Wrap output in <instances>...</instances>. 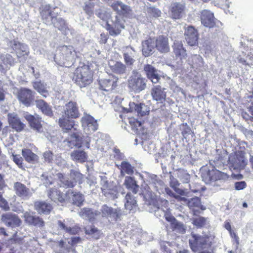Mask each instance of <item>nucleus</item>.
Masks as SVG:
<instances>
[{"label": "nucleus", "instance_id": "obj_7", "mask_svg": "<svg viewBox=\"0 0 253 253\" xmlns=\"http://www.w3.org/2000/svg\"><path fill=\"white\" fill-rule=\"evenodd\" d=\"M147 181L148 182V189L144 193V196L148 192H151L155 194V192L161 194L164 192L165 184L163 181L159 177L153 174L148 175Z\"/></svg>", "mask_w": 253, "mask_h": 253}, {"label": "nucleus", "instance_id": "obj_19", "mask_svg": "<svg viewBox=\"0 0 253 253\" xmlns=\"http://www.w3.org/2000/svg\"><path fill=\"white\" fill-rule=\"evenodd\" d=\"M201 21L204 26L210 28L214 27L218 22L214 17L213 13L207 9L201 11Z\"/></svg>", "mask_w": 253, "mask_h": 253}, {"label": "nucleus", "instance_id": "obj_21", "mask_svg": "<svg viewBox=\"0 0 253 253\" xmlns=\"http://www.w3.org/2000/svg\"><path fill=\"white\" fill-rule=\"evenodd\" d=\"M155 39L149 38L142 42V53L145 57H148L155 52Z\"/></svg>", "mask_w": 253, "mask_h": 253}, {"label": "nucleus", "instance_id": "obj_38", "mask_svg": "<svg viewBox=\"0 0 253 253\" xmlns=\"http://www.w3.org/2000/svg\"><path fill=\"white\" fill-rule=\"evenodd\" d=\"M125 199L126 200L125 204L126 209L129 211V212H134L137 208L136 201L130 193L126 195Z\"/></svg>", "mask_w": 253, "mask_h": 253}, {"label": "nucleus", "instance_id": "obj_39", "mask_svg": "<svg viewBox=\"0 0 253 253\" xmlns=\"http://www.w3.org/2000/svg\"><path fill=\"white\" fill-rule=\"evenodd\" d=\"M71 158L74 161L83 163L87 160V155L83 150H77L71 153Z\"/></svg>", "mask_w": 253, "mask_h": 253}, {"label": "nucleus", "instance_id": "obj_42", "mask_svg": "<svg viewBox=\"0 0 253 253\" xmlns=\"http://www.w3.org/2000/svg\"><path fill=\"white\" fill-rule=\"evenodd\" d=\"M57 224L59 229L71 235L76 234L80 230V228L78 227L74 226L71 227L68 226L64 222V221L63 222L61 220H58Z\"/></svg>", "mask_w": 253, "mask_h": 253}, {"label": "nucleus", "instance_id": "obj_3", "mask_svg": "<svg viewBox=\"0 0 253 253\" xmlns=\"http://www.w3.org/2000/svg\"><path fill=\"white\" fill-rule=\"evenodd\" d=\"M201 172L203 181L207 184L214 185L213 183L216 181L225 180L228 178L226 173L214 169L210 170L207 168H203L201 170Z\"/></svg>", "mask_w": 253, "mask_h": 253}, {"label": "nucleus", "instance_id": "obj_61", "mask_svg": "<svg viewBox=\"0 0 253 253\" xmlns=\"http://www.w3.org/2000/svg\"><path fill=\"white\" fill-rule=\"evenodd\" d=\"M180 130H181L182 134L183 136L189 135L190 134L191 129L187 123H183L180 126Z\"/></svg>", "mask_w": 253, "mask_h": 253}, {"label": "nucleus", "instance_id": "obj_30", "mask_svg": "<svg viewBox=\"0 0 253 253\" xmlns=\"http://www.w3.org/2000/svg\"><path fill=\"white\" fill-rule=\"evenodd\" d=\"M9 46L16 52L18 58L28 54L29 51H28L27 46L25 44L13 40L9 42Z\"/></svg>", "mask_w": 253, "mask_h": 253}, {"label": "nucleus", "instance_id": "obj_46", "mask_svg": "<svg viewBox=\"0 0 253 253\" xmlns=\"http://www.w3.org/2000/svg\"><path fill=\"white\" fill-rule=\"evenodd\" d=\"M58 177L62 184V186L66 188H72L74 187V183H73V180L70 179V176H65L62 173H58Z\"/></svg>", "mask_w": 253, "mask_h": 253}, {"label": "nucleus", "instance_id": "obj_48", "mask_svg": "<svg viewBox=\"0 0 253 253\" xmlns=\"http://www.w3.org/2000/svg\"><path fill=\"white\" fill-rule=\"evenodd\" d=\"M33 87L43 97L45 98L49 95L45 85L41 82H35L33 84Z\"/></svg>", "mask_w": 253, "mask_h": 253}, {"label": "nucleus", "instance_id": "obj_41", "mask_svg": "<svg viewBox=\"0 0 253 253\" xmlns=\"http://www.w3.org/2000/svg\"><path fill=\"white\" fill-rule=\"evenodd\" d=\"M187 204L188 207L194 212L198 211L199 209L205 210V208L201 205L200 199L197 197L190 199L188 201Z\"/></svg>", "mask_w": 253, "mask_h": 253}, {"label": "nucleus", "instance_id": "obj_23", "mask_svg": "<svg viewBox=\"0 0 253 253\" xmlns=\"http://www.w3.org/2000/svg\"><path fill=\"white\" fill-rule=\"evenodd\" d=\"M65 198L73 204L80 207L83 205L84 201V195L80 192H76L72 190H69L66 194Z\"/></svg>", "mask_w": 253, "mask_h": 253}, {"label": "nucleus", "instance_id": "obj_16", "mask_svg": "<svg viewBox=\"0 0 253 253\" xmlns=\"http://www.w3.org/2000/svg\"><path fill=\"white\" fill-rule=\"evenodd\" d=\"M186 6L184 2H174L170 6L169 12L172 18L179 19L181 18L185 13Z\"/></svg>", "mask_w": 253, "mask_h": 253}, {"label": "nucleus", "instance_id": "obj_18", "mask_svg": "<svg viewBox=\"0 0 253 253\" xmlns=\"http://www.w3.org/2000/svg\"><path fill=\"white\" fill-rule=\"evenodd\" d=\"M82 126L84 130L87 134L94 132L98 129L97 120L89 115H84L82 118Z\"/></svg>", "mask_w": 253, "mask_h": 253}, {"label": "nucleus", "instance_id": "obj_15", "mask_svg": "<svg viewBox=\"0 0 253 253\" xmlns=\"http://www.w3.org/2000/svg\"><path fill=\"white\" fill-rule=\"evenodd\" d=\"M1 221L6 226L15 228L19 226L22 221L17 215L11 212L3 213L1 215Z\"/></svg>", "mask_w": 253, "mask_h": 253}, {"label": "nucleus", "instance_id": "obj_11", "mask_svg": "<svg viewBox=\"0 0 253 253\" xmlns=\"http://www.w3.org/2000/svg\"><path fill=\"white\" fill-rule=\"evenodd\" d=\"M23 117L28 122L30 127L34 131L39 133L42 131V118L39 115H32L26 112L24 113Z\"/></svg>", "mask_w": 253, "mask_h": 253}, {"label": "nucleus", "instance_id": "obj_43", "mask_svg": "<svg viewBox=\"0 0 253 253\" xmlns=\"http://www.w3.org/2000/svg\"><path fill=\"white\" fill-rule=\"evenodd\" d=\"M111 71L117 74L123 75L126 73V65L121 62H116L113 65H110Z\"/></svg>", "mask_w": 253, "mask_h": 253}, {"label": "nucleus", "instance_id": "obj_17", "mask_svg": "<svg viewBox=\"0 0 253 253\" xmlns=\"http://www.w3.org/2000/svg\"><path fill=\"white\" fill-rule=\"evenodd\" d=\"M126 112H135L140 117L145 116L149 113V107L144 103L135 104L134 102H129V108H123Z\"/></svg>", "mask_w": 253, "mask_h": 253}, {"label": "nucleus", "instance_id": "obj_53", "mask_svg": "<svg viewBox=\"0 0 253 253\" xmlns=\"http://www.w3.org/2000/svg\"><path fill=\"white\" fill-rule=\"evenodd\" d=\"M171 227L173 231L176 232L184 234L185 232V227L184 224L177 220H176L173 223H172Z\"/></svg>", "mask_w": 253, "mask_h": 253}, {"label": "nucleus", "instance_id": "obj_10", "mask_svg": "<svg viewBox=\"0 0 253 253\" xmlns=\"http://www.w3.org/2000/svg\"><path fill=\"white\" fill-rule=\"evenodd\" d=\"M125 21L122 18L116 16L112 20V24H107L106 29L112 36H117L120 34L121 30L125 28Z\"/></svg>", "mask_w": 253, "mask_h": 253}, {"label": "nucleus", "instance_id": "obj_34", "mask_svg": "<svg viewBox=\"0 0 253 253\" xmlns=\"http://www.w3.org/2000/svg\"><path fill=\"white\" fill-rule=\"evenodd\" d=\"M59 50L63 59L71 61L73 60L75 51L73 46L63 45L60 47Z\"/></svg>", "mask_w": 253, "mask_h": 253}, {"label": "nucleus", "instance_id": "obj_22", "mask_svg": "<svg viewBox=\"0 0 253 253\" xmlns=\"http://www.w3.org/2000/svg\"><path fill=\"white\" fill-rule=\"evenodd\" d=\"M35 213H32L29 212H25L23 214L25 221L29 225L36 226L37 227H42L44 225L43 220L38 216L34 215Z\"/></svg>", "mask_w": 253, "mask_h": 253}, {"label": "nucleus", "instance_id": "obj_27", "mask_svg": "<svg viewBox=\"0 0 253 253\" xmlns=\"http://www.w3.org/2000/svg\"><path fill=\"white\" fill-rule=\"evenodd\" d=\"M156 48L161 53H167L169 51V39L167 36H159L155 39Z\"/></svg>", "mask_w": 253, "mask_h": 253}, {"label": "nucleus", "instance_id": "obj_20", "mask_svg": "<svg viewBox=\"0 0 253 253\" xmlns=\"http://www.w3.org/2000/svg\"><path fill=\"white\" fill-rule=\"evenodd\" d=\"M18 98L25 106H29L34 100V95L31 89L21 88L18 91Z\"/></svg>", "mask_w": 253, "mask_h": 253}, {"label": "nucleus", "instance_id": "obj_24", "mask_svg": "<svg viewBox=\"0 0 253 253\" xmlns=\"http://www.w3.org/2000/svg\"><path fill=\"white\" fill-rule=\"evenodd\" d=\"M14 189L16 195L23 199L27 200L32 195L30 190L21 182H15L14 184Z\"/></svg>", "mask_w": 253, "mask_h": 253}, {"label": "nucleus", "instance_id": "obj_25", "mask_svg": "<svg viewBox=\"0 0 253 253\" xmlns=\"http://www.w3.org/2000/svg\"><path fill=\"white\" fill-rule=\"evenodd\" d=\"M122 52L125 63L127 66L132 65L135 61L134 58L136 51L134 48L130 46H126L122 48Z\"/></svg>", "mask_w": 253, "mask_h": 253}, {"label": "nucleus", "instance_id": "obj_51", "mask_svg": "<svg viewBox=\"0 0 253 253\" xmlns=\"http://www.w3.org/2000/svg\"><path fill=\"white\" fill-rule=\"evenodd\" d=\"M70 178L73 180L75 185L77 183H80L83 177V175L78 170L72 169L70 171Z\"/></svg>", "mask_w": 253, "mask_h": 253}, {"label": "nucleus", "instance_id": "obj_5", "mask_svg": "<svg viewBox=\"0 0 253 253\" xmlns=\"http://www.w3.org/2000/svg\"><path fill=\"white\" fill-rule=\"evenodd\" d=\"M189 243L191 250L197 252L202 250L207 249L211 247V242L208 236H201L192 234L189 240Z\"/></svg>", "mask_w": 253, "mask_h": 253}, {"label": "nucleus", "instance_id": "obj_33", "mask_svg": "<svg viewBox=\"0 0 253 253\" xmlns=\"http://www.w3.org/2000/svg\"><path fill=\"white\" fill-rule=\"evenodd\" d=\"M173 52L177 58L182 59L187 56L186 51L183 46L181 42L175 40L172 46Z\"/></svg>", "mask_w": 253, "mask_h": 253}, {"label": "nucleus", "instance_id": "obj_40", "mask_svg": "<svg viewBox=\"0 0 253 253\" xmlns=\"http://www.w3.org/2000/svg\"><path fill=\"white\" fill-rule=\"evenodd\" d=\"M48 196L55 203H62L65 201V197L62 193L56 189H52L48 193Z\"/></svg>", "mask_w": 253, "mask_h": 253}, {"label": "nucleus", "instance_id": "obj_36", "mask_svg": "<svg viewBox=\"0 0 253 253\" xmlns=\"http://www.w3.org/2000/svg\"><path fill=\"white\" fill-rule=\"evenodd\" d=\"M66 141L68 146L72 148L73 147L78 148L82 147V144L83 143L82 136L78 133H73L68 137Z\"/></svg>", "mask_w": 253, "mask_h": 253}, {"label": "nucleus", "instance_id": "obj_52", "mask_svg": "<svg viewBox=\"0 0 253 253\" xmlns=\"http://www.w3.org/2000/svg\"><path fill=\"white\" fill-rule=\"evenodd\" d=\"M55 28H57L61 31H64L67 28L65 21L60 17H55L53 19V24Z\"/></svg>", "mask_w": 253, "mask_h": 253}, {"label": "nucleus", "instance_id": "obj_28", "mask_svg": "<svg viewBox=\"0 0 253 253\" xmlns=\"http://www.w3.org/2000/svg\"><path fill=\"white\" fill-rule=\"evenodd\" d=\"M185 39L190 46H194L198 41V32L193 26H188L184 33Z\"/></svg>", "mask_w": 253, "mask_h": 253}, {"label": "nucleus", "instance_id": "obj_8", "mask_svg": "<svg viewBox=\"0 0 253 253\" xmlns=\"http://www.w3.org/2000/svg\"><path fill=\"white\" fill-rule=\"evenodd\" d=\"M75 74V82L81 88L89 85L92 81V76L86 68L77 69Z\"/></svg>", "mask_w": 253, "mask_h": 253}, {"label": "nucleus", "instance_id": "obj_60", "mask_svg": "<svg viewBox=\"0 0 253 253\" xmlns=\"http://www.w3.org/2000/svg\"><path fill=\"white\" fill-rule=\"evenodd\" d=\"M44 162L50 164L52 162L54 158L53 153L51 151H46L43 153Z\"/></svg>", "mask_w": 253, "mask_h": 253}, {"label": "nucleus", "instance_id": "obj_29", "mask_svg": "<svg viewBox=\"0 0 253 253\" xmlns=\"http://www.w3.org/2000/svg\"><path fill=\"white\" fill-rule=\"evenodd\" d=\"M118 78L115 76L110 77L108 79H104L100 81V88L106 91L111 92L117 86Z\"/></svg>", "mask_w": 253, "mask_h": 253}, {"label": "nucleus", "instance_id": "obj_35", "mask_svg": "<svg viewBox=\"0 0 253 253\" xmlns=\"http://www.w3.org/2000/svg\"><path fill=\"white\" fill-rule=\"evenodd\" d=\"M35 210L39 214H48L52 209L51 206L44 201H37L34 204Z\"/></svg>", "mask_w": 253, "mask_h": 253}, {"label": "nucleus", "instance_id": "obj_57", "mask_svg": "<svg viewBox=\"0 0 253 253\" xmlns=\"http://www.w3.org/2000/svg\"><path fill=\"white\" fill-rule=\"evenodd\" d=\"M146 11L149 16L154 18L160 17L161 14V11L155 7H147Z\"/></svg>", "mask_w": 253, "mask_h": 253}, {"label": "nucleus", "instance_id": "obj_26", "mask_svg": "<svg viewBox=\"0 0 253 253\" xmlns=\"http://www.w3.org/2000/svg\"><path fill=\"white\" fill-rule=\"evenodd\" d=\"M79 215L83 218L88 219L90 222H94L98 219L99 213L98 211L84 208L79 212Z\"/></svg>", "mask_w": 253, "mask_h": 253}, {"label": "nucleus", "instance_id": "obj_63", "mask_svg": "<svg viewBox=\"0 0 253 253\" xmlns=\"http://www.w3.org/2000/svg\"><path fill=\"white\" fill-rule=\"evenodd\" d=\"M2 59L5 64L11 65L14 63V59L10 54H6L3 55Z\"/></svg>", "mask_w": 253, "mask_h": 253}, {"label": "nucleus", "instance_id": "obj_13", "mask_svg": "<svg viewBox=\"0 0 253 253\" xmlns=\"http://www.w3.org/2000/svg\"><path fill=\"white\" fill-rule=\"evenodd\" d=\"M143 71L148 79L153 84L159 83L161 79V72L151 64H145Z\"/></svg>", "mask_w": 253, "mask_h": 253}, {"label": "nucleus", "instance_id": "obj_50", "mask_svg": "<svg viewBox=\"0 0 253 253\" xmlns=\"http://www.w3.org/2000/svg\"><path fill=\"white\" fill-rule=\"evenodd\" d=\"M43 21L46 25H51L53 24V19L55 17L49 10L43 11L41 13Z\"/></svg>", "mask_w": 253, "mask_h": 253}, {"label": "nucleus", "instance_id": "obj_4", "mask_svg": "<svg viewBox=\"0 0 253 253\" xmlns=\"http://www.w3.org/2000/svg\"><path fill=\"white\" fill-rule=\"evenodd\" d=\"M147 80L140 73L133 70L128 80V87L135 93H138L147 87Z\"/></svg>", "mask_w": 253, "mask_h": 253}, {"label": "nucleus", "instance_id": "obj_6", "mask_svg": "<svg viewBox=\"0 0 253 253\" xmlns=\"http://www.w3.org/2000/svg\"><path fill=\"white\" fill-rule=\"evenodd\" d=\"M100 177L101 189L103 194L110 200L118 198L119 193L116 186L114 184L113 182H109L105 176H100Z\"/></svg>", "mask_w": 253, "mask_h": 253}, {"label": "nucleus", "instance_id": "obj_49", "mask_svg": "<svg viewBox=\"0 0 253 253\" xmlns=\"http://www.w3.org/2000/svg\"><path fill=\"white\" fill-rule=\"evenodd\" d=\"M176 174L180 180L184 183H188L190 176L186 170L179 169L177 170Z\"/></svg>", "mask_w": 253, "mask_h": 253}, {"label": "nucleus", "instance_id": "obj_47", "mask_svg": "<svg viewBox=\"0 0 253 253\" xmlns=\"http://www.w3.org/2000/svg\"><path fill=\"white\" fill-rule=\"evenodd\" d=\"M169 185L174 189V190L179 194L181 195H183L184 194V192L183 190L178 188L179 185V183L176 178H174V176L171 175V172H169Z\"/></svg>", "mask_w": 253, "mask_h": 253}, {"label": "nucleus", "instance_id": "obj_9", "mask_svg": "<svg viewBox=\"0 0 253 253\" xmlns=\"http://www.w3.org/2000/svg\"><path fill=\"white\" fill-rule=\"evenodd\" d=\"M229 162L234 169H244L248 163V160L245 157V153L241 151L230 155Z\"/></svg>", "mask_w": 253, "mask_h": 253}, {"label": "nucleus", "instance_id": "obj_32", "mask_svg": "<svg viewBox=\"0 0 253 253\" xmlns=\"http://www.w3.org/2000/svg\"><path fill=\"white\" fill-rule=\"evenodd\" d=\"M165 88L161 86L157 85H154L151 91V94L153 99L157 102L162 103L165 100L166 97V92L164 91Z\"/></svg>", "mask_w": 253, "mask_h": 253}, {"label": "nucleus", "instance_id": "obj_56", "mask_svg": "<svg viewBox=\"0 0 253 253\" xmlns=\"http://www.w3.org/2000/svg\"><path fill=\"white\" fill-rule=\"evenodd\" d=\"M95 14L98 17L103 20H106L110 17L109 13L104 8H100L96 9Z\"/></svg>", "mask_w": 253, "mask_h": 253}, {"label": "nucleus", "instance_id": "obj_64", "mask_svg": "<svg viewBox=\"0 0 253 253\" xmlns=\"http://www.w3.org/2000/svg\"><path fill=\"white\" fill-rule=\"evenodd\" d=\"M41 177L45 186H49L52 183V178L51 176L48 177L46 174H42Z\"/></svg>", "mask_w": 253, "mask_h": 253}, {"label": "nucleus", "instance_id": "obj_62", "mask_svg": "<svg viewBox=\"0 0 253 253\" xmlns=\"http://www.w3.org/2000/svg\"><path fill=\"white\" fill-rule=\"evenodd\" d=\"M86 183L89 186L90 188L94 187L97 184L96 178L93 175H88L86 177Z\"/></svg>", "mask_w": 253, "mask_h": 253}, {"label": "nucleus", "instance_id": "obj_1", "mask_svg": "<svg viewBox=\"0 0 253 253\" xmlns=\"http://www.w3.org/2000/svg\"><path fill=\"white\" fill-rule=\"evenodd\" d=\"M145 204L147 210L151 213H153L157 217L165 216L168 211L167 208L169 202L167 200L160 201L156 194L151 192H148L144 196Z\"/></svg>", "mask_w": 253, "mask_h": 253}, {"label": "nucleus", "instance_id": "obj_37", "mask_svg": "<svg viewBox=\"0 0 253 253\" xmlns=\"http://www.w3.org/2000/svg\"><path fill=\"white\" fill-rule=\"evenodd\" d=\"M36 105L45 115L49 117L53 116L51 107L44 100L42 99L36 100Z\"/></svg>", "mask_w": 253, "mask_h": 253}, {"label": "nucleus", "instance_id": "obj_44", "mask_svg": "<svg viewBox=\"0 0 253 253\" xmlns=\"http://www.w3.org/2000/svg\"><path fill=\"white\" fill-rule=\"evenodd\" d=\"M22 154L25 160L29 163H34L37 162L39 159L38 156L36 154L32 152L30 149H23Z\"/></svg>", "mask_w": 253, "mask_h": 253}, {"label": "nucleus", "instance_id": "obj_12", "mask_svg": "<svg viewBox=\"0 0 253 253\" xmlns=\"http://www.w3.org/2000/svg\"><path fill=\"white\" fill-rule=\"evenodd\" d=\"M98 212L99 213L98 219L101 217L105 218L110 217L113 218L116 221L121 215L120 210L117 209H113L106 204H104L101 206L100 211H98Z\"/></svg>", "mask_w": 253, "mask_h": 253}, {"label": "nucleus", "instance_id": "obj_45", "mask_svg": "<svg viewBox=\"0 0 253 253\" xmlns=\"http://www.w3.org/2000/svg\"><path fill=\"white\" fill-rule=\"evenodd\" d=\"M124 184L128 189L131 190L134 194L138 192L139 186L133 177L131 176L126 177Z\"/></svg>", "mask_w": 253, "mask_h": 253}, {"label": "nucleus", "instance_id": "obj_55", "mask_svg": "<svg viewBox=\"0 0 253 253\" xmlns=\"http://www.w3.org/2000/svg\"><path fill=\"white\" fill-rule=\"evenodd\" d=\"M121 172H126L128 174H132L134 172V168L128 162L123 161L121 163Z\"/></svg>", "mask_w": 253, "mask_h": 253}, {"label": "nucleus", "instance_id": "obj_31", "mask_svg": "<svg viewBox=\"0 0 253 253\" xmlns=\"http://www.w3.org/2000/svg\"><path fill=\"white\" fill-rule=\"evenodd\" d=\"M8 120L12 128L17 132L21 131L25 126V124L21 121L18 115L15 113L9 114Z\"/></svg>", "mask_w": 253, "mask_h": 253}, {"label": "nucleus", "instance_id": "obj_2", "mask_svg": "<svg viewBox=\"0 0 253 253\" xmlns=\"http://www.w3.org/2000/svg\"><path fill=\"white\" fill-rule=\"evenodd\" d=\"M63 114L58 120L59 125L65 130H71L74 126L72 119L80 117V113L76 102L70 101L64 106Z\"/></svg>", "mask_w": 253, "mask_h": 253}, {"label": "nucleus", "instance_id": "obj_54", "mask_svg": "<svg viewBox=\"0 0 253 253\" xmlns=\"http://www.w3.org/2000/svg\"><path fill=\"white\" fill-rule=\"evenodd\" d=\"M86 234L91 235L92 237L97 239L99 237L100 232L94 226H87L85 228Z\"/></svg>", "mask_w": 253, "mask_h": 253}, {"label": "nucleus", "instance_id": "obj_14", "mask_svg": "<svg viewBox=\"0 0 253 253\" xmlns=\"http://www.w3.org/2000/svg\"><path fill=\"white\" fill-rule=\"evenodd\" d=\"M111 7L120 15H123L126 17H130L132 16V10L130 7L125 4L121 1L114 0Z\"/></svg>", "mask_w": 253, "mask_h": 253}, {"label": "nucleus", "instance_id": "obj_59", "mask_svg": "<svg viewBox=\"0 0 253 253\" xmlns=\"http://www.w3.org/2000/svg\"><path fill=\"white\" fill-rule=\"evenodd\" d=\"M207 221V218L200 216L193 219V223L196 226L202 227L205 225Z\"/></svg>", "mask_w": 253, "mask_h": 253}, {"label": "nucleus", "instance_id": "obj_58", "mask_svg": "<svg viewBox=\"0 0 253 253\" xmlns=\"http://www.w3.org/2000/svg\"><path fill=\"white\" fill-rule=\"evenodd\" d=\"M164 191L166 193V194L169 196L170 197H174L176 199H177L178 200H179L180 201H183L185 202L187 201L186 198L184 197H181L179 195H176L172 190H171L168 187L166 188L164 187Z\"/></svg>", "mask_w": 253, "mask_h": 253}]
</instances>
